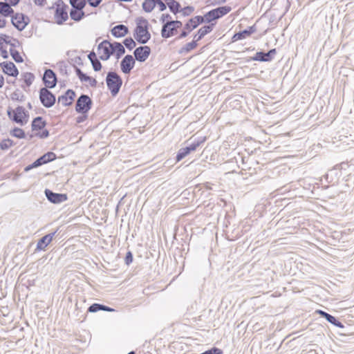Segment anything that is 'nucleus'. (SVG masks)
<instances>
[{
	"label": "nucleus",
	"instance_id": "obj_1",
	"mask_svg": "<svg viewBox=\"0 0 354 354\" xmlns=\"http://www.w3.org/2000/svg\"><path fill=\"white\" fill-rule=\"evenodd\" d=\"M136 26L134 30L133 37L138 42L145 44L151 39L149 31V24L143 17H139L136 19Z\"/></svg>",
	"mask_w": 354,
	"mask_h": 354
},
{
	"label": "nucleus",
	"instance_id": "obj_2",
	"mask_svg": "<svg viewBox=\"0 0 354 354\" xmlns=\"http://www.w3.org/2000/svg\"><path fill=\"white\" fill-rule=\"evenodd\" d=\"M106 86L110 91L112 96H115L120 91L122 85V80L121 77L114 71L107 73L106 77Z\"/></svg>",
	"mask_w": 354,
	"mask_h": 354
},
{
	"label": "nucleus",
	"instance_id": "obj_3",
	"mask_svg": "<svg viewBox=\"0 0 354 354\" xmlns=\"http://www.w3.org/2000/svg\"><path fill=\"white\" fill-rule=\"evenodd\" d=\"M8 117L15 122L23 126L28 121L29 114L26 109L21 106H18L14 111L13 114L10 110L7 111Z\"/></svg>",
	"mask_w": 354,
	"mask_h": 354
},
{
	"label": "nucleus",
	"instance_id": "obj_4",
	"mask_svg": "<svg viewBox=\"0 0 354 354\" xmlns=\"http://www.w3.org/2000/svg\"><path fill=\"white\" fill-rule=\"evenodd\" d=\"M232 10V8L228 6H224L218 7L215 9H212L210 11L207 12L204 16V21L207 23H210L211 21L218 19L227 13H229Z\"/></svg>",
	"mask_w": 354,
	"mask_h": 354
},
{
	"label": "nucleus",
	"instance_id": "obj_5",
	"mask_svg": "<svg viewBox=\"0 0 354 354\" xmlns=\"http://www.w3.org/2000/svg\"><path fill=\"white\" fill-rule=\"evenodd\" d=\"M93 104L91 97L85 94H82L77 100L75 111L81 114L87 113L91 109Z\"/></svg>",
	"mask_w": 354,
	"mask_h": 354
},
{
	"label": "nucleus",
	"instance_id": "obj_6",
	"mask_svg": "<svg viewBox=\"0 0 354 354\" xmlns=\"http://www.w3.org/2000/svg\"><path fill=\"white\" fill-rule=\"evenodd\" d=\"M204 22V17L203 16H196L193 18H191L184 26V30L181 32L180 35L177 39H183L186 37L189 32L192 30L197 28L201 24Z\"/></svg>",
	"mask_w": 354,
	"mask_h": 354
},
{
	"label": "nucleus",
	"instance_id": "obj_7",
	"mask_svg": "<svg viewBox=\"0 0 354 354\" xmlns=\"http://www.w3.org/2000/svg\"><path fill=\"white\" fill-rule=\"evenodd\" d=\"M56 6L55 17L57 24H62L68 18L66 9L68 6L64 3L62 0H58L55 3Z\"/></svg>",
	"mask_w": 354,
	"mask_h": 354
},
{
	"label": "nucleus",
	"instance_id": "obj_8",
	"mask_svg": "<svg viewBox=\"0 0 354 354\" xmlns=\"http://www.w3.org/2000/svg\"><path fill=\"white\" fill-rule=\"evenodd\" d=\"M39 100L44 107L50 108L55 104L56 97L48 88L42 87L39 90Z\"/></svg>",
	"mask_w": 354,
	"mask_h": 354
},
{
	"label": "nucleus",
	"instance_id": "obj_9",
	"mask_svg": "<svg viewBox=\"0 0 354 354\" xmlns=\"http://www.w3.org/2000/svg\"><path fill=\"white\" fill-rule=\"evenodd\" d=\"M56 158V155L53 152H47L43 156H40L35 161H34L32 164L26 166L24 168L25 171H28L34 168H37L40 167L44 164H46L49 162L53 161Z\"/></svg>",
	"mask_w": 354,
	"mask_h": 354
},
{
	"label": "nucleus",
	"instance_id": "obj_10",
	"mask_svg": "<svg viewBox=\"0 0 354 354\" xmlns=\"http://www.w3.org/2000/svg\"><path fill=\"white\" fill-rule=\"evenodd\" d=\"M99 57L100 59L106 61L108 60L111 55H113L111 50V42L108 40L102 41L97 47Z\"/></svg>",
	"mask_w": 354,
	"mask_h": 354
},
{
	"label": "nucleus",
	"instance_id": "obj_11",
	"mask_svg": "<svg viewBox=\"0 0 354 354\" xmlns=\"http://www.w3.org/2000/svg\"><path fill=\"white\" fill-rule=\"evenodd\" d=\"M29 18L22 13L12 15L11 23L19 31L23 30L28 24Z\"/></svg>",
	"mask_w": 354,
	"mask_h": 354
},
{
	"label": "nucleus",
	"instance_id": "obj_12",
	"mask_svg": "<svg viewBox=\"0 0 354 354\" xmlns=\"http://www.w3.org/2000/svg\"><path fill=\"white\" fill-rule=\"evenodd\" d=\"M43 81L46 88H53L57 84V76L51 69H46L43 76Z\"/></svg>",
	"mask_w": 354,
	"mask_h": 354
},
{
	"label": "nucleus",
	"instance_id": "obj_13",
	"mask_svg": "<svg viewBox=\"0 0 354 354\" xmlns=\"http://www.w3.org/2000/svg\"><path fill=\"white\" fill-rule=\"evenodd\" d=\"M276 53L277 50L275 48L270 49L267 53L259 51L257 52L254 57H251V59L253 61L268 62L273 59Z\"/></svg>",
	"mask_w": 354,
	"mask_h": 354
},
{
	"label": "nucleus",
	"instance_id": "obj_14",
	"mask_svg": "<svg viewBox=\"0 0 354 354\" xmlns=\"http://www.w3.org/2000/svg\"><path fill=\"white\" fill-rule=\"evenodd\" d=\"M44 193L46 198L54 204H59L67 200V195L66 194L55 193L48 189H46Z\"/></svg>",
	"mask_w": 354,
	"mask_h": 354
},
{
	"label": "nucleus",
	"instance_id": "obj_15",
	"mask_svg": "<svg viewBox=\"0 0 354 354\" xmlns=\"http://www.w3.org/2000/svg\"><path fill=\"white\" fill-rule=\"evenodd\" d=\"M136 64L135 59L131 55H127L120 62V68L123 73L129 74Z\"/></svg>",
	"mask_w": 354,
	"mask_h": 354
},
{
	"label": "nucleus",
	"instance_id": "obj_16",
	"mask_svg": "<svg viewBox=\"0 0 354 354\" xmlns=\"http://www.w3.org/2000/svg\"><path fill=\"white\" fill-rule=\"evenodd\" d=\"M150 53L151 48L148 46H139L133 52L135 59L140 62L146 61Z\"/></svg>",
	"mask_w": 354,
	"mask_h": 354
},
{
	"label": "nucleus",
	"instance_id": "obj_17",
	"mask_svg": "<svg viewBox=\"0 0 354 354\" xmlns=\"http://www.w3.org/2000/svg\"><path fill=\"white\" fill-rule=\"evenodd\" d=\"M3 72L12 77H16L19 74V71L15 64L12 62H3L0 64Z\"/></svg>",
	"mask_w": 354,
	"mask_h": 354
},
{
	"label": "nucleus",
	"instance_id": "obj_18",
	"mask_svg": "<svg viewBox=\"0 0 354 354\" xmlns=\"http://www.w3.org/2000/svg\"><path fill=\"white\" fill-rule=\"evenodd\" d=\"M75 97V93L72 89H68L64 94L58 97V102L62 103V105L67 106L72 104L74 98Z\"/></svg>",
	"mask_w": 354,
	"mask_h": 354
},
{
	"label": "nucleus",
	"instance_id": "obj_19",
	"mask_svg": "<svg viewBox=\"0 0 354 354\" xmlns=\"http://www.w3.org/2000/svg\"><path fill=\"white\" fill-rule=\"evenodd\" d=\"M257 31V28L255 25L248 27V28L245 29L242 31H239L237 33H235L232 37V41H238L241 39H243L249 36H250L252 33Z\"/></svg>",
	"mask_w": 354,
	"mask_h": 354
},
{
	"label": "nucleus",
	"instance_id": "obj_20",
	"mask_svg": "<svg viewBox=\"0 0 354 354\" xmlns=\"http://www.w3.org/2000/svg\"><path fill=\"white\" fill-rule=\"evenodd\" d=\"M56 232L48 234L41 237L37 242L36 250H44L45 248L50 243Z\"/></svg>",
	"mask_w": 354,
	"mask_h": 354
},
{
	"label": "nucleus",
	"instance_id": "obj_21",
	"mask_svg": "<svg viewBox=\"0 0 354 354\" xmlns=\"http://www.w3.org/2000/svg\"><path fill=\"white\" fill-rule=\"evenodd\" d=\"M176 32L177 31L174 28V26H171L168 21H166V23H165L162 26L161 36L163 38H169L176 35Z\"/></svg>",
	"mask_w": 354,
	"mask_h": 354
},
{
	"label": "nucleus",
	"instance_id": "obj_22",
	"mask_svg": "<svg viewBox=\"0 0 354 354\" xmlns=\"http://www.w3.org/2000/svg\"><path fill=\"white\" fill-rule=\"evenodd\" d=\"M129 32L128 28L123 25L119 24L114 26L111 30V34L115 37H124Z\"/></svg>",
	"mask_w": 354,
	"mask_h": 354
},
{
	"label": "nucleus",
	"instance_id": "obj_23",
	"mask_svg": "<svg viewBox=\"0 0 354 354\" xmlns=\"http://www.w3.org/2000/svg\"><path fill=\"white\" fill-rule=\"evenodd\" d=\"M214 28V24H209L201 27L198 30L197 34H196L194 37V40L196 41H200L203 37L206 35L212 32Z\"/></svg>",
	"mask_w": 354,
	"mask_h": 354
},
{
	"label": "nucleus",
	"instance_id": "obj_24",
	"mask_svg": "<svg viewBox=\"0 0 354 354\" xmlns=\"http://www.w3.org/2000/svg\"><path fill=\"white\" fill-rule=\"evenodd\" d=\"M10 3L7 2H0V14L3 17L12 16L14 14V10L11 8Z\"/></svg>",
	"mask_w": 354,
	"mask_h": 354
},
{
	"label": "nucleus",
	"instance_id": "obj_25",
	"mask_svg": "<svg viewBox=\"0 0 354 354\" xmlns=\"http://www.w3.org/2000/svg\"><path fill=\"white\" fill-rule=\"evenodd\" d=\"M111 50L113 54L115 53L117 59H119L122 55L125 53V48L120 42L114 41L111 43Z\"/></svg>",
	"mask_w": 354,
	"mask_h": 354
},
{
	"label": "nucleus",
	"instance_id": "obj_26",
	"mask_svg": "<svg viewBox=\"0 0 354 354\" xmlns=\"http://www.w3.org/2000/svg\"><path fill=\"white\" fill-rule=\"evenodd\" d=\"M46 125V121H44L41 116L36 117L33 119L31 127L32 131L41 130Z\"/></svg>",
	"mask_w": 354,
	"mask_h": 354
},
{
	"label": "nucleus",
	"instance_id": "obj_27",
	"mask_svg": "<svg viewBox=\"0 0 354 354\" xmlns=\"http://www.w3.org/2000/svg\"><path fill=\"white\" fill-rule=\"evenodd\" d=\"M84 16V12L83 9L77 10L76 8H72L70 11V17L71 18L75 21H80Z\"/></svg>",
	"mask_w": 354,
	"mask_h": 354
},
{
	"label": "nucleus",
	"instance_id": "obj_28",
	"mask_svg": "<svg viewBox=\"0 0 354 354\" xmlns=\"http://www.w3.org/2000/svg\"><path fill=\"white\" fill-rule=\"evenodd\" d=\"M167 6L169 8V10L174 13V15H176L177 13L180 12L181 6L179 2H178L176 0H169V2L167 3Z\"/></svg>",
	"mask_w": 354,
	"mask_h": 354
},
{
	"label": "nucleus",
	"instance_id": "obj_29",
	"mask_svg": "<svg viewBox=\"0 0 354 354\" xmlns=\"http://www.w3.org/2000/svg\"><path fill=\"white\" fill-rule=\"evenodd\" d=\"M197 41L194 40L191 42L186 44L178 51L179 54H185L194 49L197 46Z\"/></svg>",
	"mask_w": 354,
	"mask_h": 354
},
{
	"label": "nucleus",
	"instance_id": "obj_30",
	"mask_svg": "<svg viewBox=\"0 0 354 354\" xmlns=\"http://www.w3.org/2000/svg\"><path fill=\"white\" fill-rule=\"evenodd\" d=\"M142 6L146 12H151L156 7V0H145Z\"/></svg>",
	"mask_w": 354,
	"mask_h": 354
},
{
	"label": "nucleus",
	"instance_id": "obj_31",
	"mask_svg": "<svg viewBox=\"0 0 354 354\" xmlns=\"http://www.w3.org/2000/svg\"><path fill=\"white\" fill-rule=\"evenodd\" d=\"M324 318L333 325L340 328H344L343 324L340 322L339 320H337L334 316L330 315L329 313H327Z\"/></svg>",
	"mask_w": 354,
	"mask_h": 354
},
{
	"label": "nucleus",
	"instance_id": "obj_32",
	"mask_svg": "<svg viewBox=\"0 0 354 354\" xmlns=\"http://www.w3.org/2000/svg\"><path fill=\"white\" fill-rule=\"evenodd\" d=\"M69 1L72 8L77 10L84 9L86 5V0H69Z\"/></svg>",
	"mask_w": 354,
	"mask_h": 354
},
{
	"label": "nucleus",
	"instance_id": "obj_33",
	"mask_svg": "<svg viewBox=\"0 0 354 354\" xmlns=\"http://www.w3.org/2000/svg\"><path fill=\"white\" fill-rule=\"evenodd\" d=\"M189 153H190V151L189 150L187 147L180 149L179 151H178V153L176 157V161L177 162L180 161L185 156H187Z\"/></svg>",
	"mask_w": 354,
	"mask_h": 354
},
{
	"label": "nucleus",
	"instance_id": "obj_34",
	"mask_svg": "<svg viewBox=\"0 0 354 354\" xmlns=\"http://www.w3.org/2000/svg\"><path fill=\"white\" fill-rule=\"evenodd\" d=\"M10 55L12 56V59L17 63H21L24 62V59L20 55V53L18 50L10 48Z\"/></svg>",
	"mask_w": 354,
	"mask_h": 354
},
{
	"label": "nucleus",
	"instance_id": "obj_35",
	"mask_svg": "<svg viewBox=\"0 0 354 354\" xmlns=\"http://www.w3.org/2000/svg\"><path fill=\"white\" fill-rule=\"evenodd\" d=\"M23 80L27 86H30L35 79V76L31 73H25L22 75Z\"/></svg>",
	"mask_w": 354,
	"mask_h": 354
},
{
	"label": "nucleus",
	"instance_id": "obj_36",
	"mask_svg": "<svg viewBox=\"0 0 354 354\" xmlns=\"http://www.w3.org/2000/svg\"><path fill=\"white\" fill-rule=\"evenodd\" d=\"M11 135L14 137H16L17 138H24L26 136L25 132L23 129L15 127L12 131H11Z\"/></svg>",
	"mask_w": 354,
	"mask_h": 354
},
{
	"label": "nucleus",
	"instance_id": "obj_37",
	"mask_svg": "<svg viewBox=\"0 0 354 354\" xmlns=\"http://www.w3.org/2000/svg\"><path fill=\"white\" fill-rule=\"evenodd\" d=\"M13 145V141L9 138L3 139L0 142V149L7 150Z\"/></svg>",
	"mask_w": 354,
	"mask_h": 354
},
{
	"label": "nucleus",
	"instance_id": "obj_38",
	"mask_svg": "<svg viewBox=\"0 0 354 354\" xmlns=\"http://www.w3.org/2000/svg\"><path fill=\"white\" fill-rule=\"evenodd\" d=\"M123 44L129 50H132L136 46V43L131 37L126 38L123 41Z\"/></svg>",
	"mask_w": 354,
	"mask_h": 354
},
{
	"label": "nucleus",
	"instance_id": "obj_39",
	"mask_svg": "<svg viewBox=\"0 0 354 354\" xmlns=\"http://www.w3.org/2000/svg\"><path fill=\"white\" fill-rule=\"evenodd\" d=\"M60 72L64 75H68V65L64 61H61L57 63Z\"/></svg>",
	"mask_w": 354,
	"mask_h": 354
},
{
	"label": "nucleus",
	"instance_id": "obj_40",
	"mask_svg": "<svg viewBox=\"0 0 354 354\" xmlns=\"http://www.w3.org/2000/svg\"><path fill=\"white\" fill-rule=\"evenodd\" d=\"M194 10V8L193 6H186L183 8H180V12L182 13L183 16H188L191 15Z\"/></svg>",
	"mask_w": 354,
	"mask_h": 354
},
{
	"label": "nucleus",
	"instance_id": "obj_41",
	"mask_svg": "<svg viewBox=\"0 0 354 354\" xmlns=\"http://www.w3.org/2000/svg\"><path fill=\"white\" fill-rule=\"evenodd\" d=\"M91 64L95 71H99L102 68V64L98 59L91 60Z\"/></svg>",
	"mask_w": 354,
	"mask_h": 354
},
{
	"label": "nucleus",
	"instance_id": "obj_42",
	"mask_svg": "<svg viewBox=\"0 0 354 354\" xmlns=\"http://www.w3.org/2000/svg\"><path fill=\"white\" fill-rule=\"evenodd\" d=\"M99 310H101V304H93L88 308V311L90 313H96Z\"/></svg>",
	"mask_w": 354,
	"mask_h": 354
},
{
	"label": "nucleus",
	"instance_id": "obj_43",
	"mask_svg": "<svg viewBox=\"0 0 354 354\" xmlns=\"http://www.w3.org/2000/svg\"><path fill=\"white\" fill-rule=\"evenodd\" d=\"M124 261H125V263L127 265H129L130 263H132L133 261V254L131 251H129L127 252L126 254V257H125V259H124Z\"/></svg>",
	"mask_w": 354,
	"mask_h": 354
},
{
	"label": "nucleus",
	"instance_id": "obj_44",
	"mask_svg": "<svg viewBox=\"0 0 354 354\" xmlns=\"http://www.w3.org/2000/svg\"><path fill=\"white\" fill-rule=\"evenodd\" d=\"M171 26H174V28L177 30L183 25L182 22L178 20H170L168 21Z\"/></svg>",
	"mask_w": 354,
	"mask_h": 354
},
{
	"label": "nucleus",
	"instance_id": "obj_45",
	"mask_svg": "<svg viewBox=\"0 0 354 354\" xmlns=\"http://www.w3.org/2000/svg\"><path fill=\"white\" fill-rule=\"evenodd\" d=\"M201 142L197 141L194 142L192 144H190L189 146H187V148L190 151V152L195 151L197 147L201 145Z\"/></svg>",
	"mask_w": 354,
	"mask_h": 354
},
{
	"label": "nucleus",
	"instance_id": "obj_46",
	"mask_svg": "<svg viewBox=\"0 0 354 354\" xmlns=\"http://www.w3.org/2000/svg\"><path fill=\"white\" fill-rule=\"evenodd\" d=\"M159 6L160 11H164L167 8V5L162 0H156V6Z\"/></svg>",
	"mask_w": 354,
	"mask_h": 354
},
{
	"label": "nucleus",
	"instance_id": "obj_47",
	"mask_svg": "<svg viewBox=\"0 0 354 354\" xmlns=\"http://www.w3.org/2000/svg\"><path fill=\"white\" fill-rule=\"evenodd\" d=\"M102 0H87L89 6L93 8H97L102 3Z\"/></svg>",
	"mask_w": 354,
	"mask_h": 354
},
{
	"label": "nucleus",
	"instance_id": "obj_48",
	"mask_svg": "<svg viewBox=\"0 0 354 354\" xmlns=\"http://www.w3.org/2000/svg\"><path fill=\"white\" fill-rule=\"evenodd\" d=\"M160 20L164 24L166 21L171 20V16L169 14H162Z\"/></svg>",
	"mask_w": 354,
	"mask_h": 354
},
{
	"label": "nucleus",
	"instance_id": "obj_49",
	"mask_svg": "<svg viewBox=\"0 0 354 354\" xmlns=\"http://www.w3.org/2000/svg\"><path fill=\"white\" fill-rule=\"evenodd\" d=\"M87 82L89 83L90 86L92 87H96L97 82L95 78H93L90 76L87 78Z\"/></svg>",
	"mask_w": 354,
	"mask_h": 354
},
{
	"label": "nucleus",
	"instance_id": "obj_50",
	"mask_svg": "<svg viewBox=\"0 0 354 354\" xmlns=\"http://www.w3.org/2000/svg\"><path fill=\"white\" fill-rule=\"evenodd\" d=\"M8 36L7 35L0 36V46H2L3 43L10 44V41L8 40Z\"/></svg>",
	"mask_w": 354,
	"mask_h": 354
},
{
	"label": "nucleus",
	"instance_id": "obj_51",
	"mask_svg": "<svg viewBox=\"0 0 354 354\" xmlns=\"http://www.w3.org/2000/svg\"><path fill=\"white\" fill-rule=\"evenodd\" d=\"M87 119V115L86 114H82L81 115L78 116L76 118V122L77 123H82L84 122Z\"/></svg>",
	"mask_w": 354,
	"mask_h": 354
},
{
	"label": "nucleus",
	"instance_id": "obj_52",
	"mask_svg": "<svg viewBox=\"0 0 354 354\" xmlns=\"http://www.w3.org/2000/svg\"><path fill=\"white\" fill-rule=\"evenodd\" d=\"M1 55L3 59H7L8 57V51L3 48V46H0Z\"/></svg>",
	"mask_w": 354,
	"mask_h": 354
},
{
	"label": "nucleus",
	"instance_id": "obj_53",
	"mask_svg": "<svg viewBox=\"0 0 354 354\" xmlns=\"http://www.w3.org/2000/svg\"><path fill=\"white\" fill-rule=\"evenodd\" d=\"M49 136V131L47 129L43 130V131L39 135L40 138H46Z\"/></svg>",
	"mask_w": 354,
	"mask_h": 354
},
{
	"label": "nucleus",
	"instance_id": "obj_54",
	"mask_svg": "<svg viewBox=\"0 0 354 354\" xmlns=\"http://www.w3.org/2000/svg\"><path fill=\"white\" fill-rule=\"evenodd\" d=\"M101 310H104V311H106V312H112V311H114L115 310L113 308H111L109 306L101 304Z\"/></svg>",
	"mask_w": 354,
	"mask_h": 354
},
{
	"label": "nucleus",
	"instance_id": "obj_55",
	"mask_svg": "<svg viewBox=\"0 0 354 354\" xmlns=\"http://www.w3.org/2000/svg\"><path fill=\"white\" fill-rule=\"evenodd\" d=\"M81 82H87L88 75L82 72V74L78 77Z\"/></svg>",
	"mask_w": 354,
	"mask_h": 354
},
{
	"label": "nucleus",
	"instance_id": "obj_56",
	"mask_svg": "<svg viewBox=\"0 0 354 354\" xmlns=\"http://www.w3.org/2000/svg\"><path fill=\"white\" fill-rule=\"evenodd\" d=\"M88 59L91 62V60H94L95 59H97V57H96V55L94 52H91L88 55Z\"/></svg>",
	"mask_w": 354,
	"mask_h": 354
},
{
	"label": "nucleus",
	"instance_id": "obj_57",
	"mask_svg": "<svg viewBox=\"0 0 354 354\" xmlns=\"http://www.w3.org/2000/svg\"><path fill=\"white\" fill-rule=\"evenodd\" d=\"M36 5L43 6L46 2V0H34Z\"/></svg>",
	"mask_w": 354,
	"mask_h": 354
},
{
	"label": "nucleus",
	"instance_id": "obj_58",
	"mask_svg": "<svg viewBox=\"0 0 354 354\" xmlns=\"http://www.w3.org/2000/svg\"><path fill=\"white\" fill-rule=\"evenodd\" d=\"M316 313H318L319 315H321L322 317H324V318L325 317L326 315L327 314V313H326V312L323 311V310H317L316 311Z\"/></svg>",
	"mask_w": 354,
	"mask_h": 354
},
{
	"label": "nucleus",
	"instance_id": "obj_59",
	"mask_svg": "<svg viewBox=\"0 0 354 354\" xmlns=\"http://www.w3.org/2000/svg\"><path fill=\"white\" fill-rule=\"evenodd\" d=\"M6 24V21L5 19L0 18V28H4Z\"/></svg>",
	"mask_w": 354,
	"mask_h": 354
},
{
	"label": "nucleus",
	"instance_id": "obj_60",
	"mask_svg": "<svg viewBox=\"0 0 354 354\" xmlns=\"http://www.w3.org/2000/svg\"><path fill=\"white\" fill-rule=\"evenodd\" d=\"M4 85V77L2 75L0 74V88H2Z\"/></svg>",
	"mask_w": 354,
	"mask_h": 354
},
{
	"label": "nucleus",
	"instance_id": "obj_61",
	"mask_svg": "<svg viewBox=\"0 0 354 354\" xmlns=\"http://www.w3.org/2000/svg\"><path fill=\"white\" fill-rule=\"evenodd\" d=\"M75 72H76V75H77V77H79L80 75V74L82 73V71H81L80 68H77V67H75Z\"/></svg>",
	"mask_w": 354,
	"mask_h": 354
},
{
	"label": "nucleus",
	"instance_id": "obj_62",
	"mask_svg": "<svg viewBox=\"0 0 354 354\" xmlns=\"http://www.w3.org/2000/svg\"><path fill=\"white\" fill-rule=\"evenodd\" d=\"M115 1H124V2H131L133 0H115Z\"/></svg>",
	"mask_w": 354,
	"mask_h": 354
},
{
	"label": "nucleus",
	"instance_id": "obj_63",
	"mask_svg": "<svg viewBox=\"0 0 354 354\" xmlns=\"http://www.w3.org/2000/svg\"><path fill=\"white\" fill-rule=\"evenodd\" d=\"M9 44L11 46V48H13V47L15 46V45L14 44H12L11 41Z\"/></svg>",
	"mask_w": 354,
	"mask_h": 354
},
{
	"label": "nucleus",
	"instance_id": "obj_64",
	"mask_svg": "<svg viewBox=\"0 0 354 354\" xmlns=\"http://www.w3.org/2000/svg\"><path fill=\"white\" fill-rule=\"evenodd\" d=\"M127 354H136L134 351H130L129 353Z\"/></svg>",
	"mask_w": 354,
	"mask_h": 354
}]
</instances>
